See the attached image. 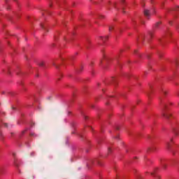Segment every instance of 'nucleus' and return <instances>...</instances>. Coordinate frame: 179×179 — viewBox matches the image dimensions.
I'll return each mask as SVG.
<instances>
[{
    "instance_id": "nucleus-17",
    "label": "nucleus",
    "mask_w": 179,
    "mask_h": 179,
    "mask_svg": "<svg viewBox=\"0 0 179 179\" xmlns=\"http://www.w3.org/2000/svg\"><path fill=\"white\" fill-rule=\"evenodd\" d=\"M165 108H167V106L166 105H165Z\"/></svg>"
},
{
    "instance_id": "nucleus-10",
    "label": "nucleus",
    "mask_w": 179,
    "mask_h": 179,
    "mask_svg": "<svg viewBox=\"0 0 179 179\" xmlns=\"http://www.w3.org/2000/svg\"><path fill=\"white\" fill-rule=\"evenodd\" d=\"M41 27L42 29H45V26H44V24H41Z\"/></svg>"
},
{
    "instance_id": "nucleus-7",
    "label": "nucleus",
    "mask_w": 179,
    "mask_h": 179,
    "mask_svg": "<svg viewBox=\"0 0 179 179\" xmlns=\"http://www.w3.org/2000/svg\"><path fill=\"white\" fill-rule=\"evenodd\" d=\"M162 94H164V95L167 94V91L166 90H164L162 91Z\"/></svg>"
},
{
    "instance_id": "nucleus-15",
    "label": "nucleus",
    "mask_w": 179,
    "mask_h": 179,
    "mask_svg": "<svg viewBox=\"0 0 179 179\" xmlns=\"http://www.w3.org/2000/svg\"><path fill=\"white\" fill-rule=\"evenodd\" d=\"M43 63H41V64H40V66H43Z\"/></svg>"
},
{
    "instance_id": "nucleus-6",
    "label": "nucleus",
    "mask_w": 179,
    "mask_h": 179,
    "mask_svg": "<svg viewBox=\"0 0 179 179\" xmlns=\"http://www.w3.org/2000/svg\"><path fill=\"white\" fill-rule=\"evenodd\" d=\"M113 29H114V26L110 25V26L109 27V31H113Z\"/></svg>"
},
{
    "instance_id": "nucleus-5",
    "label": "nucleus",
    "mask_w": 179,
    "mask_h": 179,
    "mask_svg": "<svg viewBox=\"0 0 179 179\" xmlns=\"http://www.w3.org/2000/svg\"><path fill=\"white\" fill-rule=\"evenodd\" d=\"M173 132L177 135V134L178 132V128H174L173 129Z\"/></svg>"
},
{
    "instance_id": "nucleus-20",
    "label": "nucleus",
    "mask_w": 179,
    "mask_h": 179,
    "mask_svg": "<svg viewBox=\"0 0 179 179\" xmlns=\"http://www.w3.org/2000/svg\"><path fill=\"white\" fill-rule=\"evenodd\" d=\"M122 2H124V0H122Z\"/></svg>"
},
{
    "instance_id": "nucleus-14",
    "label": "nucleus",
    "mask_w": 179,
    "mask_h": 179,
    "mask_svg": "<svg viewBox=\"0 0 179 179\" xmlns=\"http://www.w3.org/2000/svg\"><path fill=\"white\" fill-rule=\"evenodd\" d=\"M52 65H53V66H56L55 62L52 63Z\"/></svg>"
},
{
    "instance_id": "nucleus-3",
    "label": "nucleus",
    "mask_w": 179,
    "mask_h": 179,
    "mask_svg": "<svg viewBox=\"0 0 179 179\" xmlns=\"http://www.w3.org/2000/svg\"><path fill=\"white\" fill-rule=\"evenodd\" d=\"M144 15H145V16H146V17H149V16L150 15V12L148 10H145Z\"/></svg>"
},
{
    "instance_id": "nucleus-12",
    "label": "nucleus",
    "mask_w": 179,
    "mask_h": 179,
    "mask_svg": "<svg viewBox=\"0 0 179 179\" xmlns=\"http://www.w3.org/2000/svg\"><path fill=\"white\" fill-rule=\"evenodd\" d=\"M4 127H8V124L4 123Z\"/></svg>"
},
{
    "instance_id": "nucleus-2",
    "label": "nucleus",
    "mask_w": 179,
    "mask_h": 179,
    "mask_svg": "<svg viewBox=\"0 0 179 179\" xmlns=\"http://www.w3.org/2000/svg\"><path fill=\"white\" fill-rule=\"evenodd\" d=\"M171 145H173V139H171L169 141L166 142L167 149H170V148H171Z\"/></svg>"
},
{
    "instance_id": "nucleus-13",
    "label": "nucleus",
    "mask_w": 179,
    "mask_h": 179,
    "mask_svg": "<svg viewBox=\"0 0 179 179\" xmlns=\"http://www.w3.org/2000/svg\"><path fill=\"white\" fill-rule=\"evenodd\" d=\"M109 153L111 152V148H108Z\"/></svg>"
},
{
    "instance_id": "nucleus-16",
    "label": "nucleus",
    "mask_w": 179,
    "mask_h": 179,
    "mask_svg": "<svg viewBox=\"0 0 179 179\" xmlns=\"http://www.w3.org/2000/svg\"><path fill=\"white\" fill-rule=\"evenodd\" d=\"M0 136H2V132L0 131Z\"/></svg>"
},
{
    "instance_id": "nucleus-19",
    "label": "nucleus",
    "mask_w": 179,
    "mask_h": 179,
    "mask_svg": "<svg viewBox=\"0 0 179 179\" xmlns=\"http://www.w3.org/2000/svg\"><path fill=\"white\" fill-rule=\"evenodd\" d=\"M22 132H23V134H24L25 131H22Z\"/></svg>"
},
{
    "instance_id": "nucleus-4",
    "label": "nucleus",
    "mask_w": 179,
    "mask_h": 179,
    "mask_svg": "<svg viewBox=\"0 0 179 179\" xmlns=\"http://www.w3.org/2000/svg\"><path fill=\"white\" fill-rule=\"evenodd\" d=\"M107 38H108V37L107 36H100L99 37V40H101V41H103V42H104V41H106V40H107Z\"/></svg>"
},
{
    "instance_id": "nucleus-18",
    "label": "nucleus",
    "mask_w": 179,
    "mask_h": 179,
    "mask_svg": "<svg viewBox=\"0 0 179 179\" xmlns=\"http://www.w3.org/2000/svg\"><path fill=\"white\" fill-rule=\"evenodd\" d=\"M12 108H13V110H15V107H13Z\"/></svg>"
},
{
    "instance_id": "nucleus-11",
    "label": "nucleus",
    "mask_w": 179,
    "mask_h": 179,
    "mask_svg": "<svg viewBox=\"0 0 179 179\" xmlns=\"http://www.w3.org/2000/svg\"><path fill=\"white\" fill-rule=\"evenodd\" d=\"M31 136H34V133H31Z\"/></svg>"
},
{
    "instance_id": "nucleus-8",
    "label": "nucleus",
    "mask_w": 179,
    "mask_h": 179,
    "mask_svg": "<svg viewBox=\"0 0 179 179\" xmlns=\"http://www.w3.org/2000/svg\"><path fill=\"white\" fill-rule=\"evenodd\" d=\"M179 10V6H176L175 7V8L173 9V10Z\"/></svg>"
},
{
    "instance_id": "nucleus-21",
    "label": "nucleus",
    "mask_w": 179,
    "mask_h": 179,
    "mask_svg": "<svg viewBox=\"0 0 179 179\" xmlns=\"http://www.w3.org/2000/svg\"><path fill=\"white\" fill-rule=\"evenodd\" d=\"M179 104V103H178Z\"/></svg>"
},
{
    "instance_id": "nucleus-9",
    "label": "nucleus",
    "mask_w": 179,
    "mask_h": 179,
    "mask_svg": "<svg viewBox=\"0 0 179 179\" xmlns=\"http://www.w3.org/2000/svg\"><path fill=\"white\" fill-rule=\"evenodd\" d=\"M160 26V22H157L155 24V27H159Z\"/></svg>"
},
{
    "instance_id": "nucleus-1",
    "label": "nucleus",
    "mask_w": 179,
    "mask_h": 179,
    "mask_svg": "<svg viewBox=\"0 0 179 179\" xmlns=\"http://www.w3.org/2000/svg\"><path fill=\"white\" fill-rule=\"evenodd\" d=\"M173 115H171V113L170 112H167L166 111V110H164L163 111V116L164 117V118H166V120H170V118H171Z\"/></svg>"
}]
</instances>
